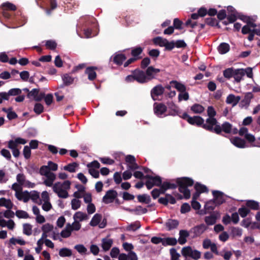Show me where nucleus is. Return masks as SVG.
<instances>
[{
	"instance_id": "7",
	"label": "nucleus",
	"mask_w": 260,
	"mask_h": 260,
	"mask_svg": "<svg viewBox=\"0 0 260 260\" xmlns=\"http://www.w3.org/2000/svg\"><path fill=\"white\" fill-rule=\"evenodd\" d=\"M16 180L18 183L20 184L23 187L28 188H34L35 184L32 183L26 179L25 176L23 174L19 173L16 176Z\"/></svg>"
},
{
	"instance_id": "8",
	"label": "nucleus",
	"mask_w": 260,
	"mask_h": 260,
	"mask_svg": "<svg viewBox=\"0 0 260 260\" xmlns=\"http://www.w3.org/2000/svg\"><path fill=\"white\" fill-rule=\"evenodd\" d=\"M167 107L161 103H155L154 104V112L159 117L166 116Z\"/></svg>"
},
{
	"instance_id": "43",
	"label": "nucleus",
	"mask_w": 260,
	"mask_h": 260,
	"mask_svg": "<svg viewBox=\"0 0 260 260\" xmlns=\"http://www.w3.org/2000/svg\"><path fill=\"white\" fill-rule=\"evenodd\" d=\"M21 90L18 88H12L10 89L8 92H6V94L8 95V99H9L10 96H15L19 95L21 93Z\"/></svg>"
},
{
	"instance_id": "61",
	"label": "nucleus",
	"mask_w": 260,
	"mask_h": 260,
	"mask_svg": "<svg viewBox=\"0 0 260 260\" xmlns=\"http://www.w3.org/2000/svg\"><path fill=\"white\" fill-rule=\"evenodd\" d=\"M38 92H39V89L34 88L28 93L27 96L28 98H32L35 101H36V97H37L38 94Z\"/></svg>"
},
{
	"instance_id": "62",
	"label": "nucleus",
	"mask_w": 260,
	"mask_h": 260,
	"mask_svg": "<svg viewBox=\"0 0 260 260\" xmlns=\"http://www.w3.org/2000/svg\"><path fill=\"white\" fill-rule=\"evenodd\" d=\"M170 254L171 255V260H179L180 255L178 253L175 248L170 249Z\"/></svg>"
},
{
	"instance_id": "58",
	"label": "nucleus",
	"mask_w": 260,
	"mask_h": 260,
	"mask_svg": "<svg viewBox=\"0 0 260 260\" xmlns=\"http://www.w3.org/2000/svg\"><path fill=\"white\" fill-rule=\"evenodd\" d=\"M42 230L43 232L50 234L53 231V226L49 223H46L43 225Z\"/></svg>"
},
{
	"instance_id": "47",
	"label": "nucleus",
	"mask_w": 260,
	"mask_h": 260,
	"mask_svg": "<svg viewBox=\"0 0 260 260\" xmlns=\"http://www.w3.org/2000/svg\"><path fill=\"white\" fill-rule=\"evenodd\" d=\"M62 79L63 83L66 85H69L73 83L74 81V78L70 76L69 74H66L62 76Z\"/></svg>"
},
{
	"instance_id": "15",
	"label": "nucleus",
	"mask_w": 260,
	"mask_h": 260,
	"mask_svg": "<svg viewBox=\"0 0 260 260\" xmlns=\"http://www.w3.org/2000/svg\"><path fill=\"white\" fill-rule=\"evenodd\" d=\"M212 194L214 197L213 199L217 205H220L225 201V199L222 192L217 190H213Z\"/></svg>"
},
{
	"instance_id": "5",
	"label": "nucleus",
	"mask_w": 260,
	"mask_h": 260,
	"mask_svg": "<svg viewBox=\"0 0 260 260\" xmlns=\"http://www.w3.org/2000/svg\"><path fill=\"white\" fill-rule=\"evenodd\" d=\"M182 255L185 257H190L194 259H198L201 257V252L198 250L192 249L190 246H186L182 248Z\"/></svg>"
},
{
	"instance_id": "1",
	"label": "nucleus",
	"mask_w": 260,
	"mask_h": 260,
	"mask_svg": "<svg viewBox=\"0 0 260 260\" xmlns=\"http://www.w3.org/2000/svg\"><path fill=\"white\" fill-rule=\"evenodd\" d=\"M176 182V183L164 182L161 185V189L164 191L168 189L175 188L178 185L179 190L180 192L183 194L184 198L186 199L189 198L190 192L187 187L193 185V180L189 178L183 177L177 179Z\"/></svg>"
},
{
	"instance_id": "53",
	"label": "nucleus",
	"mask_w": 260,
	"mask_h": 260,
	"mask_svg": "<svg viewBox=\"0 0 260 260\" xmlns=\"http://www.w3.org/2000/svg\"><path fill=\"white\" fill-rule=\"evenodd\" d=\"M90 252L93 255L96 256L100 252L99 247L95 244H91L89 247Z\"/></svg>"
},
{
	"instance_id": "9",
	"label": "nucleus",
	"mask_w": 260,
	"mask_h": 260,
	"mask_svg": "<svg viewBox=\"0 0 260 260\" xmlns=\"http://www.w3.org/2000/svg\"><path fill=\"white\" fill-rule=\"evenodd\" d=\"M117 196V192L116 190L113 189L109 190L103 197L102 201L106 204L111 203L113 202Z\"/></svg>"
},
{
	"instance_id": "57",
	"label": "nucleus",
	"mask_w": 260,
	"mask_h": 260,
	"mask_svg": "<svg viewBox=\"0 0 260 260\" xmlns=\"http://www.w3.org/2000/svg\"><path fill=\"white\" fill-rule=\"evenodd\" d=\"M196 191H198L201 193L208 192V190L207 187L204 185L197 183L194 186Z\"/></svg>"
},
{
	"instance_id": "22",
	"label": "nucleus",
	"mask_w": 260,
	"mask_h": 260,
	"mask_svg": "<svg viewBox=\"0 0 260 260\" xmlns=\"http://www.w3.org/2000/svg\"><path fill=\"white\" fill-rule=\"evenodd\" d=\"M241 100L240 96H235L233 94H229L226 99V102L228 104H232L233 107L235 106Z\"/></svg>"
},
{
	"instance_id": "23",
	"label": "nucleus",
	"mask_w": 260,
	"mask_h": 260,
	"mask_svg": "<svg viewBox=\"0 0 260 260\" xmlns=\"http://www.w3.org/2000/svg\"><path fill=\"white\" fill-rule=\"evenodd\" d=\"M15 196L18 200L22 201L24 203L29 201L28 192L27 191H23L22 190L19 192H15Z\"/></svg>"
},
{
	"instance_id": "35",
	"label": "nucleus",
	"mask_w": 260,
	"mask_h": 260,
	"mask_svg": "<svg viewBox=\"0 0 260 260\" xmlns=\"http://www.w3.org/2000/svg\"><path fill=\"white\" fill-rule=\"evenodd\" d=\"M218 50L220 54H224L230 50V45L228 43H222L218 47Z\"/></svg>"
},
{
	"instance_id": "10",
	"label": "nucleus",
	"mask_w": 260,
	"mask_h": 260,
	"mask_svg": "<svg viewBox=\"0 0 260 260\" xmlns=\"http://www.w3.org/2000/svg\"><path fill=\"white\" fill-rule=\"evenodd\" d=\"M125 161L127 169L131 171H134L140 167L136 162L135 157L132 155H128L125 157Z\"/></svg>"
},
{
	"instance_id": "64",
	"label": "nucleus",
	"mask_w": 260,
	"mask_h": 260,
	"mask_svg": "<svg viewBox=\"0 0 260 260\" xmlns=\"http://www.w3.org/2000/svg\"><path fill=\"white\" fill-rule=\"evenodd\" d=\"M53 94L51 93H49L47 94H45V96L44 97V101L46 103V104L47 106H50L53 102Z\"/></svg>"
},
{
	"instance_id": "27",
	"label": "nucleus",
	"mask_w": 260,
	"mask_h": 260,
	"mask_svg": "<svg viewBox=\"0 0 260 260\" xmlns=\"http://www.w3.org/2000/svg\"><path fill=\"white\" fill-rule=\"evenodd\" d=\"M245 75V72L243 69H235L234 74V78L236 82H239Z\"/></svg>"
},
{
	"instance_id": "30",
	"label": "nucleus",
	"mask_w": 260,
	"mask_h": 260,
	"mask_svg": "<svg viewBox=\"0 0 260 260\" xmlns=\"http://www.w3.org/2000/svg\"><path fill=\"white\" fill-rule=\"evenodd\" d=\"M256 25L252 22H248L242 29V32L243 34H247L253 32V29L256 27Z\"/></svg>"
},
{
	"instance_id": "45",
	"label": "nucleus",
	"mask_w": 260,
	"mask_h": 260,
	"mask_svg": "<svg viewBox=\"0 0 260 260\" xmlns=\"http://www.w3.org/2000/svg\"><path fill=\"white\" fill-rule=\"evenodd\" d=\"M235 70V69L233 68H230L225 69L223 72L224 77L228 79L233 77Z\"/></svg>"
},
{
	"instance_id": "31",
	"label": "nucleus",
	"mask_w": 260,
	"mask_h": 260,
	"mask_svg": "<svg viewBox=\"0 0 260 260\" xmlns=\"http://www.w3.org/2000/svg\"><path fill=\"white\" fill-rule=\"evenodd\" d=\"M125 59L126 57L122 53H116L113 56V61L118 65L121 64Z\"/></svg>"
},
{
	"instance_id": "25",
	"label": "nucleus",
	"mask_w": 260,
	"mask_h": 260,
	"mask_svg": "<svg viewBox=\"0 0 260 260\" xmlns=\"http://www.w3.org/2000/svg\"><path fill=\"white\" fill-rule=\"evenodd\" d=\"M170 84L176 88L179 92H182L183 91L186 90V87L184 84L176 80L171 81L170 82Z\"/></svg>"
},
{
	"instance_id": "11",
	"label": "nucleus",
	"mask_w": 260,
	"mask_h": 260,
	"mask_svg": "<svg viewBox=\"0 0 260 260\" xmlns=\"http://www.w3.org/2000/svg\"><path fill=\"white\" fill-rule=\"evenodd\" d=\"M134 78L139 83H144L148 81L146 77V73L140 70H136L134 71Z\"/></svg>"
},
{
	"instance_id": "3",
	"label": "nucleus",
	"mask_w": 260,
	"mask_h": 260,
	"mask_svg": "<svg viewBox=\"0 0 260 260\" xmlns=\"http://www.w3.org/2000/svg\"><path fill=\"white\" fill-rule=\"evenodd\" d=\"M41 175L45 177L43 184L46 186L52 187L54 182L56 179V176L55 173L49 171L46 167H41L40 170Z\"/></svg>"
},
{
	"instance_id": "49",
	"label": "nucleus",
	"mask_w": 260,
	"mask_h": 260,
	"mask_svg": "<svg viewBox=\"0 0 260 260\" xmlns=\"http://www.w3.org/2000/svg\"><path fill=\"white\" fill-rule=\"evenodd\" d=\"M102 218V216L100 214H96L92 218L90 224L91 226H96L97 225L99 222H100Z\"/></svg>"
},
{
	"instance_id": "63",
	"label": "nucleus",
	"mask_w": 260,
	"mask_h": 260,
	"mask_svg": "<svg viewBox=\"0 0 260 260\" xmlns=\"http://www.w3.org/2000/svg\"><path fill=\"white\" fill-rule=\"evenodd\" d=\"M34 110L36 114H40L44 111V107L41 104L37 103L34 106Z\"/></svg>"
},
{
	"instance_id": "16",
	"label": "nucleus",
	"mask_w": 260,
	"mask_h": 260,
	"mask_svg": "<svg viewBox=\"0 0 260 260\" xmlns=\"http://www.w3.org/2000/svg\"><path fill=\"white\" fill-rule=\"evenodd\" d=\"M164 91V88L160 85L154 87L151 91V95L153 100H155V96L161 95Z\"/></svg>"
},
{
	"instance_id": "34",
	"label": "nucleus",
	"mask_w": 260,
	"mask_h": 260,
	"mask_svg": "<svg viewBox=\"0 0 260 260\" xmlns=\"http://www.w3.org/2000/svg\"><path fill=\"white\" fill-rule=\"evenodd\" d=\"M78 165L77 163L72 162L64 166L62 169L70 173H74L76 172V168L78 167Z\"/></svg>"
},
{
	"instance_id": "14",
	"label": "nucleus",
	"mask_w": 260,
	"mask_h": 260,
	"mask_svg": "<svg viewBox=\"0 0 260 260\" xmlns=\"http://www.w3.org/2000/svg\"><path fill=\"white\" fill-rule=\"evenodd\" d=\"M240 136H244V138L249 142H253L255 141L254 136L248 133V129L246 127H242L239 132Z\"/></svg>"
},
{
	"instance_id": "13",
	"label": "nucleus",
	"mask_w": 260,
	"mask_h": 260,
	"mask_svg": "<svg viewBox=\"0 0 260 260\" xmlns=\"http://www.w3.org/2000/svg\"><path fill=\"white\" fill-rule=\"evenodd\" d=\"M252 98V94L249 92L246 94L244 99L240 102L239 106L241 108L247 109L249 107L251 99Z\"/></svg>"
},
{
	"instance_id": "18",
	"label": "nucleus",
	"mask_w": 260,
	"mask_h": 260,
	"mask_svg": "<svg viewBox=\"0 0 260 260\" xmlns=\"http://www.w3.org/2000/svg\"><path fill=\"white\" fill-rule=\"evenodd\" d=\"M188 122L191 125H196L202 126L204 122V120L200 116H194L189 118Z\"/></svg>"
},
{
	"instance_id": "20",
	"label": "nucleus",
	"mask_w": 260,
	"mask_h": 260,
	"mask_svg": "<svg viewBox=\"0 0 260 260\" xmlns=\"http://www.w3.org/2000/svg\"><path fill=\"white\" fill-rule=\"evenodd\" d=\"M230 141L234 146L237 147L243 148L246 147L245 141L239 137H234L231 138L230 139Z\"/></svg>"
},
{
	"instance_id": "40",
	"label": "nucleus",
	"mask_w": 260,
	"mask_h": 260,
	"mask_svg": "<svg viewBox=\"0 0 260 260\" xmlns=\"http://www.w3.org/2000/svg\"><path fill=\"white\" fill-rule=\"evenodd\" d=\"M1 206H4L8 209H11L12 207L13 204L10 200L6 199L4 198L0 199Z\"/></svg>"
},
{
	"instance_id": "29",
	"label": "nucleus",
	"mask_w": 260,
	"mask_h": 260,
	"mask_svg": "<svg viewBox=\"0 0 260 260\" xmlns=\"http://www.w3.org/2000/svg\"><path fill=\"white\" fill-rule=\"evenodd\" d=\"M189 233L186 230H180L178 242L180 244L183 245L186 242V238L189 236Z\"/></svg>"
},
{
	"instance_id": "26",
	"label": "nucleus",
	"mask_w": 260,
	"mask_h": 260,
	"mask_svg": "<svg viewBox=\"0 0 260 260\" xmlns=\"http://www.w3.org/2000/svg\"><path fill=\"white\" fill-rule=\"evenodd\" d=\"M218 217V213H213L209 216H206L205 221L207 225H213L216 223V219Z\"/></svg>"
},
{
	"instance_id": "42",
	"label": "nucleus",
	"mask_w": 260,
	"mask_h": 260,
	"mask_svg": "<svg viewBox=\"0 0 260 260\" xmlns=\"http://www.w3.org/2000/svg\"><path fill=\"white\" fill-rule=\"evenodd\" d=\"M141 227L139 221H136L126 227V230L127 231H135Z\"/></svg>"
},
{
	"instance_id": "52",
	"label": "nucleus",
	"mask_w": 260,
	"mask_h": 260,
	"mask_svg": "<svg viewBox=\"0 0 260 260\" xmlns=\"http://www.w3.org/2000/svg\"><path fill=\"white\" fill-rule=\"evenodd\" d=\"M43 167H46L49 171H56L58 169V165L51 161H49L47 164V166H43Z\"/></svg>"
},
{
	"instance_id": "36",
	"label": "nucleus",
	"mask_w": 260,
	"mask_h": 260,
	"mask_svg": "<svg viewBox=\"0 0 260 260\" xmlns=\"http://www.w3.org/2000/svg\"><path fill=\"white\" fill-rule=\"evenodd\" d=\"M179 222L177 220L169 219L166 223V227L169 230L174 229L178 225Z\"/></svg>"
},
{
	"instance_id": "37",
	"label": "nucleus",
	"mask_w": 260,
	"mask_h": 260,
	"mask_svg": "<svg viewBox=\"0 0 260 260\" xmlns=\"http://www.w3.org/2000/svg\"><path fill=\"white\" fill-rule=\"evenodd\" d=\"M177 241L175 238H163L162 245L164 246L175 245L177 244Z\"/></svg>"
},
{
	"instance_id": "38",
	"label": "nucleus",
	"mask_w": 260,
	"mask_h": 260,
	"mask_svg": "<svg viewBox=\"0 0 260 260\" xmlns=\"http://www.w3.org/2000/svg\"><path fill=\"white\" fill-rule=\"evenodd\" d=\"M74 249L76 250L78 253L82 255L88 254L87 249L83 244L76 245L74 246Z\"/></svg>"
},
{
	"instance_id": "19",
	"label": "nucleus",
	"mask_w": 260,
	"mask_h": 260,
	"mask_svg": "<svg viewBox=\"0 0 260 260\" xmlns=\"http://www.w3.org/2000/svg\"><path fill=\"white\" fill-rule=\"evenodd\" d=\"M207 226L204 224H201L191 229V232L194 236L197 237L202 235L207 229Z\"/></svg>"
},
{
	"instance_id": "60",
	"label": "nucleus",
	"mask_w": 260,
	"mask_h": 260,
	"mask_svg": "<svg viewBox=\"0 0 260 260\" xmlns=\"http://www.w3.org/2000/svg\"><path fill=\"white\" fill-rule=\"evenodd\" d=\"M189 94L186 91L180 92L178 95V101L181 102L182 101H187L189 99Z\"/></svg>"
},
{
	"instance_id": "41",
	"label": "nucleus",
	"mask_w": 260,
	"mask_h": 260,
	"mask_svg": "<svg viewBox=\"0 0 260 260\" xmlns=\"http://www.w3.org/2000/svg\"><path fill=\"white\" fill-rule=\"evenodd\" d=\"M167 40L160 37H157L153 39V43L160 47H165Z\"/></svg>"
},
{
	"instance_id": "59",
	"label": "nucleus",
	"mask_w": 260,
	"mask_h": 260,
	"mask_svg": "<svg viewBox=\"0 0 260 260\" xmlns=\"http://www.w3.org/2000/svg\"><path fill=\"white\" fill-rule=\"evenodd\" d=\"M246 205L253 210H257L259 208L258 203L254 201H248Z\"/></svg>"
},
{
	"instance_id": "2",
	"label": "nucleus",
	"mask_w": 260,
	"mask_h": 260,
	"mask_svg": "<svg viewBox=\"0 0 260 260\" xmlns=\"http://www.w3.org/2000/svg\"><path fill=\"white\" fill-rule=\"evenodd\" d=\"M71 182L65 180L63 182H56L52 186L53 191L60 198L67 199L69 197L68 190L70 189Z\"/></svg>"
},
{
	"instance_id": "12",
	"label": "nucleus",
	"mask_w": 260,
	"mask_h": 260,
	"mask_svg": "<svg viewBox=\"0 0 260 260\" xmlns=\"http://www.w3.org/2000/svg\"><path fill=\"white\" fill-rule=\"evenodd\" d=\"M221 132L223 131L225 133L230 134L232 133L234 134H237L238 132V129L236 128H233L232 124L229 122H225L222 123L221 126Z\"/></svg>"
},
{
	"instance_id": "32",
	"label": "nucleus",
	"mask_w": 260,
	"mask_h": 260,
	"mask_svg": "<svg viewBox=\"0 0 260 260\" xmlns=\"http://www.w3.org/2000/svg\"><path fill=\"white\" fill-rule=\"evenodd\" d=\"M72 232L70 223H68L66 224L64 229L61 232L60 236L63 238H67L71 235Z\"/></svg>"
},
{
	"instance_id": "39",
	"label": "nucleus",
	"mask_w": 260,
	"mask_h": 260,
	"mask_svg": "<svg viewBox=\"0 0 260 260\" xmlns=\"http://www.w3.org/2000/svg\"><path fill=\"white\" fill-rule=\"evenodd\" d=\"M217 205L214 199L211 200L207 202L204 206V208L206 210L211 211L214 209Z\"/></svg>"
},
{
	"instance_id": "44",
	"label": "nucleus",
	"mask_w": 260,
	"mask_h": 260,
	"mask_svg": "<svg viewBox=\"0 0 260 260\" xmlns=\"http://www.w3.org/2000/svg\"><path fill=\"white\" fill-rule=\"evenodd\" d=\"M137 199L139 202L141 203H144L145 204H148L151 201V199L149 196L146 194H143L142 195H139L137 197Z\"/></svg>"
},
{
	"instance_id": "24",
	"label": "nucleus",
	"mask_w": 260,
	"mask_h": 260,
	"mask_svg": "<svg viewBox=\"0 0 260 260\" xmlns=\"http://www.w3.org/2000/svg\"><path fill=\"white\" fill-rule=\"evenodd\" d=\"M113 240L110 238H106L102 240L101 247L105 251L109 250L112 247Z\"/></svg>"
},
{
	"instance_id": "46",
	"label": "nucleus",
	"mask_w": 260,
	"mask_h": 260,
	"mask_svg": "<svg viewBox=\"0 0 260 260\" xmlns=\"http://www.w3.org/2000/svg\"><path fill=\"white\" fill-rule=\"evenodd\" d=\"M72 252L71 249L67 248H63L60 249L59 255L61 257H69L71 256Z\"/></svg>"
},
{
	"instance_id": "4",
	"label": "nucleus",
	"mask_w": 260,
	"mask_h": 260,
	"mask_svg": "<svg viewBox=\"0 0 260 260\" xmlns=\"http://www.w3.org/2000/svg\"><path fill=\"white\" fill-rule=\"evenodd\" d=\"M217 120L214 117H208L206 120V123L203 124L202 127L204 129L219 134L221 132L220 125L217 124Z\"/></svg>"
},
{
	"instance_id": "54",
	"label": "nucleus",
	"mask_w": 260,
	"mask_h": 260,
	"mask_svg": "<svg viewBox=\"0 0 260 260\" xmlns=\"http://www.w3.org/2000/svg\"><path fill=\"white\" fill-rule=\"evenodd\" d=\"M231 234L233 237H240L242 235V230L237 227L233 228Z\"/></svg>"
},
{
	"instance_id": "56",
	"label": "nucleus",
	"mask_w": 260,
	"mask_h": 260,
	"mask_svg": "<svg viewBox=\"0 0 260 260\" xmlns=\"http://www.w3.org/2000/svg\"><path fill=\"white\" fill-rule=\"evenodd\" d=\"M29 200L31 199L34 202H37L39 199V193L35 190L28 192Z\"/></svg>"
},
{
	"instance_id": "55",
	"label": "nucleus",
	"mask_w": 260,
	"mask_h": 260,
	"mask_svg": "<svg viewBox=\"0 0 260 260\" xmlns=\"http://www.w3.org/2000/svg\"><path fill=\"white\" fill-rule=\"evenodd\" d=\"M16 216L19 218H28L29 215L28 213L23 210H18L15 213Z\"/></svg>"
},
{
	"instance_id": "48",
	"label": "nucleus",
	"mask_w": 260,
	"mask_h": 260,
	"mask_svg": "<svg viewBox=\"0 0 260 260\" xmlns=\"http://www.w3.org/2000/svg\"><path fill=\"white\" fill-rule=\"evenodd\" d=\"M205 109L201 105L196 104L191 107V110L194 113H201L204 111Z\"/></svg>"
},
{
	"instance_id": "28",
	"label": "nucleus",
	"mask_w": 260,
	"mask_h": 260,
	"mask_svg": "<svg viewBox=\"0 0 260 260\" xmlns=\"http://www.w3.org/2000/svg\"><path fill=\"white\" fill-rule=\"evenodd\" d=\"M73 218L74 220L80 222V221L87 220L88 219V216L85 213L78 211L74 214Z\"/></svg>"
},
{
	"instance_id": "21",
	"label": "nucleus",
	"mask_w": 260,
	"mask_h": 260,
	"mask_svg": "<svg viewBox=\"0 0 260 260\" xmlns=\"http://www.w3.org/2000/svg\"><path fill=\"white\" fill-rule=\"evenodd\" d=\"M1 8L3 9V14L4 16H6L7 10L15 11L16 10L15 5L10 2L4 3L1 5Z\"/></svg>"
},
{
	"instance_id": "17",
	"label": "nucleus",
	"mask_w": 260,
	"mask_h": 260,
	"mask_svg": "<svg viewBox=\"0 0 260 260\" xmlns=\"http://www.w3.org/2000/svg\"><path fill=\"white\" fill-rule=\"evenodd\" d=\"M159 72L160 70L158 69L154 68L152 66L148 67L146 72V77L148 81L154 78L155 76Z\"/></svg>"
},
{
	"instance_id": "6",
	"label": "nucleus",
	"mask_w": 260,
	"mask_h": 260,
	"mask_svg": "<svg viewBox=\"0 0 260 260\" xmlns=\"http://www.w3.org/2000/svg\"><path fill=\"white\" fill-rule=\"evenodd\" d=\"M145 178L147 179L145 184L148 189H150L154 186H159L161 184V179L159 176L147 175L145 176Z\"/></svg>"
},
{
	"instance_id": "51",
	"label": "nucleus",
	"mask_w": 260,
	"mask_h": 260,
	"mask_svg": "<svg viewBox=\"0 0 260 260\" xmlns=\"http://www.w3.org/2000/svg\"><path fill=\"white\" fill-rule=\"evenodd\" d=\"M71 204L72 209L74 210H76L80 207L81 201L79 199H73L72 200Z\"/></svg>"
},
{
	"instance_id": "50",
	"label": "nucleus",
	"mask_w": 260,
	"mask_h": 260,
	"mask_svg": "<svg viewBox=\"0 0 260 260\" xmlns=\"http://www.w3.org/2000/svg\"><path fill=\"white\" fill-rule=\"evenodd\" d=\"M23 233L27 236H30L32 234V226L28 223L23 225Z\"/></svg>"
},
{
	"instance_id": "33",
	"label": "nucleus",
	"mask_w": 260,
	"mask_h": 260,
	"mask_svg": "<svg viewBox=\"0 0 260 260\" xmlns=\"http://www.w3.org/2000/svg\"><path fill=\"white\" fill-rule=\"evenodd\" d=\"M93 67H88L86 69L85 73L88 75V78L90 80H94L96 76Z\"/></svg>"
}]
</instances>
